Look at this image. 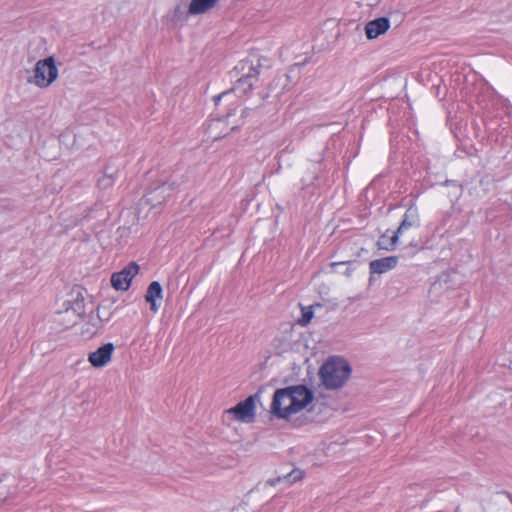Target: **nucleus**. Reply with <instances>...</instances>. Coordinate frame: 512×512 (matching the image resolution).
Wrapping results in <instances>:
<instances>
[{
  "mask_svg": "<svg viewBox=\"0 0 512 512\" xmlns=\"http://www.w3.org/2000/svg\"><path fill=\"white\" fill-rule=\"evenodd\" d=\"M314 400V393L305 385H293L275 390L269 407L273 418L290 421L293 416L307 409Z\"/></svg>",
  "mask_w": 512,
  "mask_h": 512,
  "instance_id": "f257e3e1",
  "label": "nucleus"
},
{
  "mask_svg": "<svg viewBox=\"0 0 512 512\" xmlns=\"http://www.w3.org/2000/svg\"><path fill=\"white\" fill-rule=\"evenodd\" d=\"M351 373L352 368L345 358L331 356L321 365L319 378L326 389L337 390L347 383Z\"/></svg>",
  "mask_w": 512,
  "mask_h": 512,
  "instance_id": "f03ea898",
  "label": "nucleus"
},
{
  "mask_svg": "<svg viewBox=\"0 0 512 512\" xmlns=\"http://www.w3.org/2000/svg\"><path fill=\"white\" fill-rule=\"evenodd\" d=\"M59 71L54 57L50 56L36 62L27 82L40 89L50 87L58 78Z\"/></svg>",
  "mask_w": 512,
  "mask_h": 512,
  "instance_id": "7ed1b4c3",
  "label": "nucleus"
},
{
  "mask_svg": "<svg viewBox=\"0 0 512 512\" xmlns=\"http://www.w3.org/2000/svg\"><path fill=\"white\" fill-rule=\"evenodd\" d=\"M139 266L135 262L126 265L121 271L113 273L111 284L114 289L126 291L131 285L132 279L138 274Z\"/></svg>",
  "mask_w": 512,
  "mask_h": 512,
  "instance_id": "20e7f679",
  "label": "nucleus"
},
{
  "mask_svg": "<svg viewBox=\"0 0 512 512\" xmlns=\"http://www.w3.org/2000/svg\"><path fill=\"white\" fill-rule=\"evenodd\" d=\"M228 414L242 423H250L255 418V400L253 396H249L245 400L239 402L236 406L227 410Z\"/></svg>",
  "mask_w": 512,
  "mask_h": 512,
  "instance_id": "39448f33",
  "label": "nucleus"
},
{
  "mask_svg": "<svg viewBox=\"0 0 512 512\" xmlns=\"http://www.w3.org/2000/svg\"><path fill=\"white\" fill-rule=\"evenodd\" d=\"M114 350L113 343H106L89 353L88 361L94 368H102L111 361Z\"/></svg>",
  "mask_w": 512,
  "mask_h": 512,
  "instance_id": "423d86ee",
  "label": "nucleus"
},
{
  "mask_svg": "<svg viewBox=\"0 0 512 512\" xmlns=\"http://www.w3.org/2000/svg\"><path fill=\"white\" fill-rule=\"evenodd\" d=\"M390 28V21L386 17L377 18L369 21L365 25L366 37L370 40L376 39L380 35H383Z\"/></svg>",
  "mask_w": 512,
  "mask_h": 512,
  "instance_id": "0eeeda50",
  "label": "nucleus"
},
{
  "mask_svg": "<svg viewBox=\"0 0 512 512\" xmlns=\"http://www.w3.org/2000/svg\"><path fill=\"white\" fill-rule=\"evenodd\" d=\"M235 70L242 76L247 77L248 80H252L257 82L258 76L260 73V63L259 60L252 59H244L239 62V64L235 67Z\"/></svg>",
  "mask_w": 512,
  "mask_h": 512,
  "instance_id": "6e6552de",
  "label": "nucleus"
},
{
  "mask_svg": "<svg viewBox=\"0 0 512 512\" xmlns=\"http://www.w3.org/2000/svg\"><path fill=\"white\" fill-rule=\"evenodd\" d=\"M171 191V186L163 183L146 194L144 200L152 206H157L166 201V199L171 195Z\"/></svg>",
  "mask_w": 512,
  "mask_h": 512,
  "instance_id": "1a4fd4ad",
  "label": "nucleus"
},
{
  "mask_svg": "<svg viewBox=\"0 0 512 512\" xmlns=\"http://www.w3.org/2000/svg\"><path fill=\"white\" fill-rule=\"evenodd\" d=\"M398 256H388L380 259H375L370 262L369 270L371 274H384L394 269L398 264Z\"/></svg>",
  "mask_w": 512,
  "mask_h": 512,
  "instance_id": "9d476101",
  "label": "nucleus"
},
{
  "mask_svg": "<svg viewBox=\"0 0 512 512\" xmlns=\"http://www.w3.org/2000/svg\"><path fill=\"white\" fill-rule=\"evenodd\" d=\"M163 297V290L159 282L153 281L149 284L145 300L150 304V308L154 313H157L160 307L159 301Z\"/></svg>",
  "mask_w": 512,
  "mask_h": 512,
  "instance_id": "9b49d317",
  "label": "nucleus"
},
{
  "mask_svg": "<svg viewBox=\"0 0 512 512\" xmlns=\"http://www.w3.org/2000/svg\"><path fill=\"white\" fill-rule=\"evenodd\" d=\"M218 0H191L188 12L190 15L204 14L212 9Z\"/></svg>",
  "mask_w": 512,
  "mask_h": 512,
  "instance_id": "f8f14e48",
  "label": "nucleus"
},
{
  "mask_svg": "<svg viewBox=\"0 0 512 512\" xmlns=\"http://www.w3.org/2000/svg\"><path fill=\"white\" fill-rule=\"evenodd\" d=\"M418 224H419V219H418L417 209L414 207H410L406 210V212L404 214V218L396 232L400 235L403 233L404 230H406L410 227L417 226Z\"/></svg>",
  "mask_w": 512,
  "mask_h": 512,
  "instance_id": "ddd939ff",
  "label": "nucleus"
},
{
  "mask_svg": "<svg viewBox=\"0 0 512 512\" xmlns=\"http://www.w3.org/2000/svg\"><path fill=\"white\" fill-rule=\"evenodd\" d=\"M255 83L256 82L250 79L248 80L247 77L240 75V77L235 82L232 91L236 93L238 96H243L253 88Z\"/></svg>",
  "mask_w": 512,
  "mask_h": 512,
  "instance_id": "4468645a",
  "label": "nucleus"
},
{
  "mask_svg": "<svg viewBox=\"0 0 512 512\" xmlns=\"http://www.w3.org/2000/svg\"><path fill=\"white\" fill-rule=\"evenodd\" d=\"M398 239H399V234L397 232H394L391 236H389L387 233H385L379 238L378 246L380 249L392 251L395 249Z\"/></svg>",
  "mask_w": 512,
  "mask_h": 512,
  "instance_id": "2eb2a0df",
  "label": "nucleus"
},
{
  "mask_svg": "<svg viewBox=\"0 0 512 512\" xmlns=\"http://www.w3.org/2000/svg\"><path fill=\"white\" fill-rule=\"evenodd\" d=\"M70 312H73L77 317H81L85 313L83 299H79V297H77L72 306L66 309V313Z\"/></svg>",
  "mask_w": 512,
  "mask_h": 512,
  "instance_id": "dca6fc26",
  "label": "nucleus"
},
{
  "mask_svg": "<svg viewBox=\"0 0 512 512\" xmlns=\"http://www.w3.org/2000/svg\"><path fill=\"white\" fill-rule=\"evenodd\" d=\"M113 174H109L107 171L98 179V185L101 189H107L114 184Z\"/></svg>",
  "mask_w": 512,
  "mask_h": 512,
  "instance_id": "f3484780",
  "label": "nucleus"
},
{
  "mask_svg": "<svg viewBox=\"0 0 512 512\" xmlns=\"http://www.w3.org/2000/svg\"><path fill=\"white\" fill-rule=\"evenodd\" d=\"M312 317H313V311H312L311 306L307 307V308H302V317L299 320V323L302 326H305L311 321Z\"/></svg>",
  "mask_w": 512,
  "mask_h": 512,
  "instance_id": "a211bd4d",
  "label": "nucleus"
},
{
  "mask_svg": "<svg viewBox=\"0 0 512 512\" xmlns=\"http://www.w3.org/2000/svg\"><path fill=\"white\" fill-rule=\"evenodd\" d=\"M293 474L295 475L293 480H296V479H299L302 477L301 471H294Z\"/></svg>",
  "mask_w": 512,
  "mask_h": 512,
  "instance_id": "6ab92c4d",
  "label": "nucleus"
},
{
  "mask_svg": "<svg viewBox=\"0 0 512 512\" xmlns=\"http://www.w3.org/2000/svg\"><path fill=\"white\" fill-rule=\"evenodd\" d=\"M229 94H230V92H224V93H222V94L218 95V96L215 98L216 102H217L218 100H220L222 97L227 96V95H229Z\"/></svg>",
  "mask_w": 512,
  "mask_h": 512,
  "instance_id": "aec40b11",
  "label": "nucleus"
},
{
  "mask_svg": "<svg viewBox=\"0 0 512 512\" xmlns=\"http://www.w3.org/2000/svg\"><path fill=\"white\" fill-rule=\"evenodd\" d=\"M220 124V121H215L212 123V125H219Z\"/></svg>",
  "mask_w": 512,
  "mask_h": 512,
  "instance_id": "412c9836",
  "label": "nucleus"
}]
</instances>
